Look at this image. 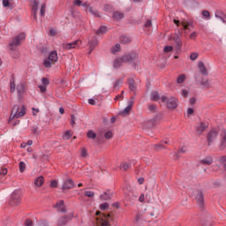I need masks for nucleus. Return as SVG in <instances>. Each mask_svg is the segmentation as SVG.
I'll return each mask as SVG.
<instances>
[{
  "label": "nucleus",
  "instance_id": "f257e3e1",
  "mask_svg": "<svg viewBox=\"0 0 226 226\" xmlns=\"http://www.w3.org/2000/svg\"><path fill=\"white\" fill-rule=\"evenodd\" d=\"M24 116H26V106L14 105L9 121H13V119H19V117H24Z\"/></svg>",
  "mask_w": 226,
  "mask_h": 226
},
{
  "label": "nucleus",
  "instance_id": "f03ea898",
  "mask_svg": "<svg viewBox=\"0 0 226 226\" xmlns=\"http://www.w3.org/2000/svg\"><path fill=\"white\" fill-rule=\"evenodd\" d=\"M124 63H129V64H132L133 68H137V66L140 64V58L139 57V54L135 52L124 55Z\"/></svg>",
  "mask_w": 226,
  "mask_h": 226
},
{
  "label": "nucleus",
  "instance_id": "7ed1b4c3",
  "mask_svg": "<svg viewBox=\"0 0 226 226\" xmlns=\"http://www.w3.org/2000/svg\"><path fill=\"white\" fill-rule=\"evenodd\" d=\"M96 215V225L97 226H109L110 225V214H102L100 211L95 213Z\"/></svg>",
  "mask_w": 226,
  "mask_h": 226
},
{
  "label": "nucleus",
  "instance_id": "20e7f679",
  "mask_svg": "<svg viewBox=\"0 0 226 226\" xmlns=\"http://www.w3.org/2000/svg\"><path fill=\"white\" fill-rule=\"evenodd\" d=\"M26 40V34L21 33L18 36L12 38L11 41L9 43L10 50H15L17 47H20L22 45V41Z\"/></svg>",
  "mask_w": 226,
  "mask_h": 226
},
{
  "label": "nucleus",
  "instance_id": "39448f33",
  "mask_svg": "<svg viewBox=\"0 0 226 226\" xmlns=\"http://www.w3.org/2000/svg\"><path fill=\"white\" fill-rule=\"evenodd\" d=\"M161 102L162 103H166L167 109L170 110H174L175 109H177V100L176 97H167L166 95H162L161 97Z\"/></svg>",
  "mask_w": 226,
  "mask_h": 226
},
{
  "label": "nucleus",
  "instance_id": "423d86ee",
  "mask_svg": "<svg viewBox=\"0 0 226 226\" xmlns=\"http://www.w3.org/2000/svg\"><path fill=\"white\" fill-rule=\"evenodd\" d=\"M22 202V193L19 191H15L11 198L10 204L11 206H20Z\"/></svg>",
  "mask_w": 226,
  "mask_h": 226
},
{
  "label": "nucleus",
  "instance_id": "0eeeda50",
  "mask_svg": "<svg viewBox=\"0 0 226 226\" xmlns=\"http://www.w3.org/2000/svg\"><path fill=\"white\" fill-rule=\"evenodd\" d=\"M216 137H218V130L211 129L207 134V141L208 142V146H211V144L216 140Z\"/></svg>",
  "mask_w": 226,
  "mask_h": 226
},
{
  "label": "nucleus",
  "instance_id": "6e6552de",
  "mask_svg": "<svg viewBox=\"0 0 226 226\" xmlns=\"http://www.w3.org/2000/svg\"><path fill=\"white\" fill-rule=\"evenodd\" d=\"M209 127V125L204 122H200L196 124L195 125V132L198 135H202L204 133V132H206V130H207V128Z\"/></svg>",
  "mask_w": 226,
  "mask_h": 226
},
{
  "label": "nucleus",
  "instance_id": "1a4fd4ad",
  "mask_svg": "<svg viewBox=\"0 0 226 226\" xmlns=\"http://www.w3.org/2000/svg\"><path fill=\"white\" fill-rule=\"evenodd\" d=\"M82 45V41L80 40H77L73 42H69V43H64L63 44V49L65 50H72V49H77Z\"/></svg>",
  "mask_w": 226,
  "mask_h": 226
},
{
  "label": "nucleus",
  "instance_id": "9d476101",
  "mask_svg": "<svg viewBox=\"0 0 226 226\" xmlns=\"http://www.w3.org/2000/svg\"><path fill=\"white\" fill-rule=\"evenodd\" d=\"M81 6H83L84 8H87V9H86V11H88L89 13H91L92 15H94V17H97V18H100V17H101V16H100V12H98V11H94V9H93V7L89 6V5L87 4V2H85L84 4H83V2H82Z\"/></svg>",
  "mask_w": 226,
  "mask_h": 226
},
{
  "label": "nucleus",
  "instance_id": "9b49d317",
  "mask_svg": "<svg viewBox=\"0 0 226 226\" xmlns=\"http://www.w3.org/2000/svg\"><path fill=\"white\" fill-rule=\"evenodd\" d=\"M72 188H75V183L73 180L72 178L66 179L62 186V190H72Z\"/></svg>",
  "mask_w": 226,
  "mask_h": 226
},
{
  "label": "nucleus",
  "instance_id": "f8f14e48",
  "mask_svg": "<svg viewBox=\"0 0 226 226\" xmlns=\"http://www.w3.org/2000/svg\"><path fill=\"white\" fill-rule=\"evenodd\" d=\"M72 220V215H64V216H61L58 220H57V222H56V225L57 226H64V225H66V223H68V222Z\"/></svg>",
  "mask_w": 226,
  "mask_h": 226
},
{
  "label": "nucleus",
  "instance_id": "ddd939ff",
  "mask_svg": "<svg viewBox=\"0 0 226 226\" xmlns=\"http://www.w3.org/2000/svg\"><path fill=\"white\" fill-rule=\"evenodd\" d=\"M196 201L198 202L199 206H200V207L204 206V193H202V191L197 192Z\"/></svg>",
  "mask_w": 226,
  "mask_h": 226
},
{
  "label": "nucleus",
  "instance_id": "4468645a",
  "mask_svg": "<svg viewBox=\"0 0 226 226\" xmlns=\"http://www.w3.org/2000/svg\"><path fill=\"white\" fill-rule=\"evenodd\" d=\"M124 56H121L118 58H116L113 62V68H121V66H123V64L125 63L124 62Z\"/></svg>",
  "mask_w": 226,
  "mask_h": 226
},
{
  "label": "nucleus",
  "instance_id": "2eb2a0df",
  "mask_svg": "<svg viewBox=\"0 0 226 226\" xmlns=\"http://www.w3.org/2000/svg\"><path fill=\"white\" fill-rule=\"evenodd\" d=\"M221 137L222 139H221L220 149L223 151V149H225L226 147V131L225 130L222 131Z\"/></svg>",
  "mask_w": 226,
  "mask_h": 226
},
{
  "label": "nucleus",
  "instance_id": "dca6fc26",
  "mask_svg": "<svg viewBox=\"0 0 226 226\" xmlns=\"http://www.w3.org/2000/svg\"><path fill=\"white\" fill-rule=\"evenodd\" d=\"M55 207L56 209H57V211H60V213H66V207H64V200H60L56 202V204L55 205Z\"/></svg>",
  "mask_w": 226,
  "mask_h": 226
},
{
  "label": "nucleus",
  "instance_id": "f3484780",
  "mask_svg": "<svg viewBox=\"0 0 226 226\" xmlns=\"http://www.w3.org/2000/svg\"><path fill=\"white\" fill-rule=\"evenodd\" d=\"M215 16V19H219L220 20H222V22H223V24H226V15L223 13L222 11L217 10Z\"/></svg>",
  "mask_w": 226,
  "mask_h": 226
},
{
  "label": "nucleus",
  "instance_id": "a211bd4d",
  "mask_svg": "<svg viewBox=\"0 0 226 226\" xmlns=\"http://www.w3.org/2000/svg\"><path fill=\"white\" fill-rule=\"evenodd\" d=\"M17 91L19 98H22V96H24V93H26V85H24V83L18 85Z\"/></svg>",
  "mask_w": 226,
  "mask_h": 226
},
{
  "label": "nucleus",
  "instance_id": "6ab92c4d",
  "mask_svg": "<svg viewBox=\"0 0 226 226\" xmlns=\"http://www.w3.org/2000/svg\"><path fill=\"white\" fill-rule=\"evenodd\" d=\"M213 157L207 156L204 159L200 161V165H213Z\"/></svg>",
  "mask_w": 226,
  "mask_h": 226
},
{
  "label": "nucleus",
  "instance_id": "aec40b11",
  "mask_svg": "<svg viewBox=\"0 0 226 226\" xmlns=\"http://www.w3.org/2000/svg\"><path fill=\"white\" fill-rule=\"evenodd\" d=\"M49 60L54 64L55 63H57V51H51L49 56H48Z\"/></svg>",
  "mask_w": 226,
  "mask_h": 226
},
{
  "label": "nucleus",
  "instance_id": "412c9836",
  "mask_svg": "<svg viewBox=\"0 0 226 226\" xmlns=\"http://www.w3.org/2000/svg\"><path fill=\"white\" fill-rule=\"evenodd\" d=\"M88 45L90 48L89 54H91V52L96 49V46L98 45V40L96 38L92 39L90 41H88Z\"/></svg>",
  "mask_w": 226,
  "mask_h": 226
},
{
  "label": "nucleus",
  "instance_id": "4be33fe9",
  "mask_svg": "<svg viewBox=\"0 0 226 226\" xmlns=\"http://www.w3.org/2000/svg\"><path fill=\"white\" fill-rule=\"evenodd\" d=\"M127 83L130 91H135V89H137V87L135 86V79H133V78L128 79Z\"/></svg>",
  "mask_w": 226,
  "mask_h": 226
},
{
  "label": "nucleus",
  "instance_id": "5701e85b",
  "mask_svg": "<svg viewBox=\"0 0 226 226\" xmlns=\"http://www.w3.org/2000/svg\"><path fill=\"white\" fill-rule=\"evenodd\" d=\"M29 3L32 4V10L34 11V17L36 19V11L38 10V3L36 0H29Z\"/></svg>",
  "mask_w": 226,
  "mask_h": 226
},
{
  "label": "nucleus",
  "instance_id": "b1692460",
  "mask_svg": "<svg viewBox=\"0 0 226 226\" xmlns=\"http://www.w3.org/2000/svg\"><path fill=\"white\" fill-rule=\"evenodd\" d=\"M124 19V14H123L122 12L119 11H116L113 14V20H116L117 22H119V20Z\"/></svg>",
  "mask_w": 226,
  "mask_h": 226
},
{
  "label": "nucleus",
  "instance_id": "393cba45",
  "mask_svg": "<svg viewBox=\"0 0 226 226\" xmlns=\"http://www.w3.org/2000/svg\"><path fill=\"white\" fill-rule=\"evenodd\" d=\"M198 66L200 68V72L202 75H207V69H206V65H204V63L200 62L198 64Z\"/></svg>",
  "mask_w": 226,
  "mask_h": 226
},
{
  "label": "nucleus",
  "instance_id": "a878e982",
  "mask_svg": "<svg viewBox=\"0 0 226 226\" xmlns=\"http://www.w3.org/2000/svg\"><path fill=\"white\" fill-rule=\"evenodd\" d=\"M150 99L152 102H158V100H160V94L157 91L152 92Z\"/></svg>",
  "mask_w": 226,
  "mask_h": 226
},
{
  "label": "nucleus",
  "instance_id": "bb28decb",
  "mask_svg": "<svg viewBox=\"0 0 226 226\" xmlns=\"http://www.w3.org/2000/svg\"><path fill=\"white\" fill-rule=\"evenodd\" d=\"M132 40L128 36L122 35L120 37V43L123 45H128V43H131Z\"/></svg>",
  "mask_w": 226,
  "mask_h": 226
},
{
  "label": "nucleus",
  "instance_id": "cd10ccee",
  "mask_svg": "<svg viewBox=\"0 0 226 226\" xmlns=\"http://www.w3.org/2000/svg\"><path fill=\"white\" fill-rule=\"evenodd\" d=\"M131 167H132V163H130V162H122V163L120 164L119 169H120V170H124V171H126V170H128V169H130Z\"/></svg>",
  "mask_w": 226,
  "mask_h": 226
},
{
  "label": "nucleus",
  "instance_id": "c85d7f7f",
  "mask_svg": "<svg viewBox=\"0 0 226 226\" xmlns=\"http://www.w3.org/2000/svg\"><path fill=\"white\" fill-rule=\"evenodd\" d=\"M112 197V194H110V192H103L102 195H101V200H110Z\"/></svg>",
  "mask_w": 226,
  "mask_h": 226
},
{
  "label": "nucleus",
  "instance_id": "c756f323",
  "mask_svg": "<svg viewBox=\"0 0 226 226\" xmlns=\"http://www.w3.org/2000/svg\"><path fill=\"white\" fill-rule=\"evenodd\" d=\"M43 183H44L43 177H38L34 181L35 186H41Z\"/></svg>",
  "mask_w": 226,
  "mask_h": 226
},
{
  "label": "nucleus",
  "instance_id": "7c9ffc66",
  "mask_svg": "<svg viewBox=\"0 0 226 226\" xmlns=\"http://www.w3.org/2000/svg\"><path fill=\"white\" fill-rule=\"evenodd\" d=\"M202 17H204V19H207V20H209L211 19V13L209 12V11H202L201 12Z\"/></svg>",
  "mask_w": 226,
  "mask_h": 226
},
{
  "label": "nucleus",
  "instance_id": "2f4dec72",
  "mask_svg": "<svg viewBox=\"0 0 226 226\" xmlns=\"http://www.w3.org/2000/svg\"><path fill=\"white\" fill-rule=\"evenodd\" d=\"M64 140H70L72 139V131H66L63 136Z\"/></svg>",
  "mask_w": 226,
  "mask_h": 226
},
{
  "label": "nucleus",
  "instance_id": "473e14b6",
  "mask_svg": "<svg viewBox=\"0 0 226 226\" xmlns=\"http://www.w3.org/2000/svg\"><path fill=\"white\" fill-rule=\"evenodd\" d=\"M107 33V26H101L97 31L96 34H105Z\"/></svg>",
  "mask_w": 226,
  "mask_h": 226
},
{
  "label": "nucleus",
  "instance_id": "72a5a7b5",
  "mask_svg": "<svg viewBox=\"0 0 226 226\" xmlns=\"http://www.w3.org/2000/svg\"><path fill=\"white\" fill-rule=\"evenodd\" d=\"M79 151H80V156H81V158H87V148H80L79 149Z\"/></svg>",
  "mask_w": 226,
  "mask_h": 226
},
{
  "label": "nucleus",
  "instance_id": "f704fd0d",
  "mask_svg": "<svg viewBox=\"0 0 226 226\" xmlns=\"http://www.w3.org/2000/svg\"><path fill=\"white\" fill-rule=\"evenodd\" d=\"M19 172H26V162H20L19 163Z\"/></svg>",
  "mask_w": 226,
  "mask_h": 226
},
{
  "label": "nucleus",
  "instance_id": "c9c22d12",
  "mask_svg": "<svg viewBox=\"0 0 226 226\" xmlns=\"http://www.w3.org/2000/svg\"><path fill=\"white\" fill-rule=\"evenodd\" d=\"M186 79V76H185V74H181L177 77V84H183V82H185V79Z\"/></svg>",
  "mask_w": 226,
  "mask_h": 226
},
{
  "label": "nucleus",
  "instance_id": "e433bc0d",
  "mask_svg": "<svg viewBox=\"0 0 226 226\" xmlns=\"http://www.w3.org/2000/svg\"><path fill=\"white\" fill-rule=\"evenodd\" d=\"M121 50V45L120 44H116L115 47L111 49L112 54H116L117 52H119Z\"/></svg>",
  "mask_w": 226,
  "mask_h": 226
},
{
  "label": "nucleus",
  "instance_id": "4c0bfd02",
  "mask_svg": "<svg viewBox=\"0 0 226 226\" xmlns=\"http://www.w3.org/2000/svg\"><path fill=\"white\" fill-rule=\"evenodd\" d=\"M152 147L154 151H160V149H163L165 147H163V144H155L153 145Z\"/></svg>",
  "mask_w": 226,
  "mask_h": 226
},
{
  "label": "nucleus",
  "instance_id": "58836bf2",
  "mask_svg": "<svg viewBox=\"0 0 226 226\" xmlns=\"http://www.w3.org/2000/svg\"><path fill=\"white\" fill-rule=\"evenodd\" d=\"M88 139H96V132H93V131H88L87 134Z\"/></svg>",
  "mask_w": 226,
  "mask_h": 226
},
{
  "label": "nucleus",
  "instance_id": "ea45409f",
  "mask_svg": "<svg viewBox=\"0 0 226 226\" xmlns=\"http://www.w3.org/2000/svg\"><path fill=\"white\" fill-rule=\"evenodd\" d=\"M43 64L45 68H50V66H52V62L48 58L44 60Z\"/></svg>",
  "mask_w": 226,
  "mask_h": 226
},
{
  "label": "nucleus",
  "instance_id": "a19ab883",
  "mask_svg": "<svg viewBox=\"0 0 226 226\" xmlns=\"http://www.w3.org/2000/svg\"><path fill=\"white\" fill-rule=\"evenodd\" d=\"M124 81V79H118L116 80L115 84H114V88L116 89V87H119V84H123V82Z\"/></svg>",
  "mask_w": 226,
  "mask_h": 226
},
{
  "label": "nucleus",
  "instance_id": "79ce46f5",
  "mask_svg": "<svg viewBox=\"0 0 226 226\" xmlns=\"http://www.w3.org/2000/svg\"><path fill=\"white\" fill-rule=\"evenodd\" d=\"M147 107H148V110H149L150 112H155V110H156V105H154V104H148Z\"/></svg>",
  "mask_w": 226,
  "mask_h": 226
},
{
  "label": "nucleus",
  "instance_id": "37998d69",
  "mask_svg": "<svg viewBox=\"0 0 226 226\" xmlns=\"http://www.w3.org/2000/svg\"><path fill=\"white\" fill-rule=\"evenodd\" d=\"M198 57H199V53L193 52V53H192V54L190 55V59H191V61H195V59H197Z\"/></svg>",
  "mask_w": 226,
  "mask_h": 226
},
{
  "label": "nucleus",
  "instance_id": "c03bdc74",
  "mask_svg": "<svg viewBox=\"0 0 226 226\" xmlns=\"http://www.w3.org/2000/svg\"><path fill=\"white\" fill-rule=\"evenodd\" d=\"M73 6H82V0H72Z\"/></svg>",
  "mask_w": 226,
  "mask_h": 226
},
{
  "label": "nucleus",
  "instance_id": "a18cd8bd",
  "mask_svg": "<svg viewBox=\"0 0 226 226\" xmlns=\"http://www.w3.org/2000/svg\"><path fill=\"white\" fill-rule=\"evenodd\" d=\"M181 26L184 27L185 31H186V29H188V27L190 26V23L187 21H182Z\"/></svg>",
  "mask_w": 226,
  "mask_h": 226
},
{
  "label": "nucleus",
  "instance_id": "49530a36",
  "mask_svg": "<svg viewBox=\"0 0 226 226\" xmlns=\"http://www.w3.org/2000/svg\"><path fill=\"white\" fill-rule=\"evenodd\" d=\"M85 197H94V192H91V191H86L85 192Z\"/></svg>",
  "mask_w": 226,
  "mask_h": 226
},
{
  "label": "nucleus",
  "instance_id": "de8ad7c7",
  "mask_svg": "<svg viewBox=\"0 0 226 226\" xmlns=\"http://www.w3.org/2000/svg\"><path fill=\"white\" fill-rule=\"evenodd\" d=\"M113 135H114V134L112 133V132L109 131V132H107L104 134V137H105V139H112Z\"/></svg>",
  "mask_w": 226,
  "mask_h": 226
},
{
  "label": "nucleus",
  "instance_id": "09e8293b",
  "mask_svg": "<svg viewBox=\"0 0 226 226\" xmlns=\"http://www.w3.org/2000/svg\"><path fill=\"white\" fill-rule=\"evenodd\" d=\"M197 36H199V34L197 32H192L190 34V40H197Z\"/></svg>",
  "mask_w": 226,
  "mask_h": 226
},
{
  "label": "nucleus",
  "instance_id": "8fccbe9b",
  "mask_svg": "<svg viewBox=\"0 0 226 226\" xmlns=\"http://www.w3.org/2000/svg\"><path fill=\"white\" fill-rule=\"evenodd\" d=\"M133 103H135V97H131L128 107H131V109H133Z\"/></svg>",
  "mask_w": 226,
  "mask_h": 226
},
{
  "label": "nucleus",
  "instance_id": "3c124183",
  "mask_svg": "<svg viewBox=\"0 0 226 226\" xmlns=\"http://www.w3.org/2000/svg\"><path fill=\"white\" fill-rule=\"evenodd\" d=\"M45 8H46L45 4H41V17H45Z\"/></svg>",
  "mask_w": 226,
  "mask_h": 226
},
{
  "label": "nucleus",
  "instance_id": "603ef678",
  "mask_svg": "<svg viewBox=\"0 0 226 226\" xmlns=\"http://www.w3.org/2000/svg\"><path fill=\"white\" fill-rule=\"evenodd\" d=\"M41 82H42L43 86H45V87L49 86V84L50 83L49 81V79H47V78H42Z\"/></svg>",
  "mask_w": 226,
  "mask_h": 226
},
{
  "label": "nucleus",
  "instance_id": "864d4df0",
  "mask_svg": "<svg viewBox=\"0 0 226 226\" xmlns=\"http://www.w3.org/2000/svg\"><path fill=\"white\" fill-rule=\"evenodd\" d=\"M132 106H127L124 111H123V114H130V111L132 110Z\"/></svg>",
  "mask_w": 226,
  "mask_h": 226
},
{
  "label": "nucleus",
  "instance_id": "5fc2aeb1",
  "mask_svg": "<svg viewBox=\"0 0 226 226\" xmlns=\"http://www.w3.org/2000/svg\"><path fill=\"white\" fill-rule=\"evenodd\" d=\"M50 186H51V188H57V186H58L57 181L52 180L50 183Z\"/></svg>",
  "mask_w": 226,
  "mask_h": 226
},
{
  "label": "nucleus",
  "instance_id": "6e6d98bb",
  "mask_svg": "<svg viewBox=\"0 0 226 226\" xmlns=\"http://www.w3.org/2000/svg\"><path fill=\"white\" fill-rule=\"evenodd\" d=\"M172 49H173L172 46H165L163 49L164 52H166V53L172 52Z\"/></svg>",
  "mask_w": 226,
  "mask_h": 226
},
{
  "label": "nucleus",
  "instance_id": "4d7b16f0",
  "mask_svg": "<svg viewBox=\"0 0 226 226\" xmlns=\"http://www.w3.org/2000/svg\"><path fill=\"white\" fill-rule=\"evenodd\" d=\"M12 57H14V59H19L20 54L19 53V51H14L11 53Z\"/></svg>",
  "mask_w": 226,
  "mask_h": 226
},
{
  "label": "nucleus",
  "instance_id": "13d9d810",
  "mask_svg": "<svg viewBox=\"0 0 226 226\" xmlns=\"http://www.w3.org/2000/svg\"><path fill=\"white\" fill-rule=\"evenodd\" d=\"M100 207L102 210L109 209V203H102L101 204Z\"/></svg>",
  "mask_w": 226,
  "mask_h": 226
},
{
  "label": "nucleus",
  "instance_id": "bf43d9fd",
  "mask_svg": "<svg viewBox=\"0 0 226 226\" xmlns=\"http://www.w3.org/2000/svg\"><path fill=\"white\" fill-rule=\"evenodd\" d=\"M153 26V23L151 22V19H147L144 25L145 27H151Z\"/></svg>",
  "mask_w": 226,
  "mask_h": 226
},
{
  "label": "nucleus",
  "instance_id": "052dcab7",
  "mask_svg": "<svg viewBox=\"0 0 226 226\" xmlns=\"http://www.w3.org/2000/svg\"><path fill=\"white\" fill-rule=\"evenodd\" d=\"M201 86H204L205 87H209V81L206 79L205 81H201Z\"/></svg>",
  "mask_w": 226,
  "mask_h": 226
},
{
  "label": "nucleus",
  "instance_id": "680f3d73",
  "mask_svg": "<svg viewBox=\"0 0 226 226\" xmlns=\"http://www.w3.org/2000/svg\"><path fill=\"white\" fill-rule=\"evenodd\" d=\"M15 91V81H11V93Z\"/></svg>",
  "mask_w": 226,
  "mask_h": 226
},
{
  "label": "nucleus",
  "instance_id": "e2e57ef3",
  "mask_svg": "<svg viewBox=\"0 0 226 226\" xmlns=\"http://www.w3.org/2000/svg\"><path fill=\"white\" fill-rule=\"evenodd\" d=\"M25 225H26V226H33V221H31V219H27V220L25 222Z\"/></svg>",
  "mask_w": 226,
  "mask_h": 226
},
{
  "label": "nucleus",
  "instance_id": "0e129e2a",
  "mask_svg": "<svg viewBox=\"0 0 226 226\" xmlns=\"http://www.w3.org/2000/svg\"><path fill=\"white\" fill-rule=\"evenodd\" d=\"M71 124L72 126L75 125V115L71 116Z\"/></svg>",
  "mask_w": 226,
  "mask_h": 226
},
{
  "label": "nucleus",
  "instance_id": "69168bd1",
  "mask_svg": "<svg viewBox=\"0 0 226 226\" xmlns=\"http://www.w3.org/2000/svg\"><path fill=\"white\" fill-rule=\"evenodd\" d=\"M193 112H194L193 109L192 108H189L187 109V116L188 117L192 116V114H193Z\"/></svg>",
  "mask_w": 226,
  "mask_h": 226
},
{
  "label": "nucleus",
  "instance_id": "338daca9",
  "mask_svg": "<svg viewBox=\"0 0 226 226\" xmlns=\"http://www.w3.org/2000/svg\"><path fill=\"white\" fill-rule=\"evenodd\" d=\"M39 88L41 90V93H45L47 91V87L43 86H39Z\"/></svg>",
  "mask_w": 226,
  "mask_h": 226
},
{
  "label": "nucleus",
  "instance_id": "774afa93",
  "mask_svg": "<svg viewBox=\"0 0 226 226\" xmlns=\"http://www.w3.org/2000/svg\"><path fill=\"white\" fill-rule=\"evenodd\" d=\"M145 200H146V196L144 195V193L140 194L139 198V202H144Z\"/></svg>",
  "mask_w": 226,
  "mask_h": 226
}]
</instances>
